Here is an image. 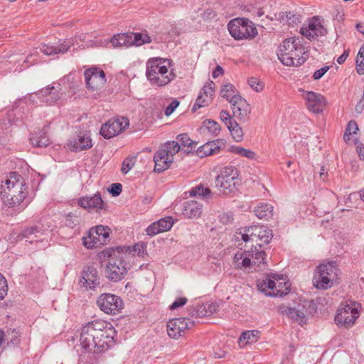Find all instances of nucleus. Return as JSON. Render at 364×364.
<instances>
[{"instance_id": "nucleus-1", "label": "nucleus", "mask_w": 364, "mask_h": 364, "mask_svg": "<svg viewBox=\"0 0 364 364\" xmlns=\"http://www.w3.org/2000/svg\"><path fill=\"white\" fill-rule=\"evenodd\" d=\"M116 334L111 323L95 320L82 327L80 337V345L87 352L100 353L114 346Z\"/></svg>"}, {"instance_id": "nucleus-2", "label": "nucleus", "mask_w": 364, "mask_h": 364, "mask_svg": "<svg viewBox=\"0 0 364 364\" xmlns=\"http://www.w3.org/2000/svg\"><path fill=\"white\" fill-rule=\"evenodd\" d=\"M104 256L108 257L105 267L107 278L117 282L123 279L130 268L129 262L132 257L129 247H117L104 252Z\"/></svg>"}, {"instance_id": "nucleus-3", "label": "nucleus", "mask_w": 364, "mask_h": 364, "mask_svg": "<svg viewBox=\"0 0 364 364\" xmlns=\"http://www.w3.org/2000/svg\"><path fill=\"white\" fill-rule=\"evenodd\" d=\"M173 61L168 58H151L146 63V76L153 86L164 87L173 81L176 75L171 68Z\"/></svg>"}, {"instance_id": "nucleus-4", "label": "nucleus", "mask_w": 364, "mask_h": 364, "mask_svg": "<svg viewBox=\"0 0 364 364\" xmlns=\"http://www.w3.org/2000/svg\"><path fill=\"white\" fill-rule=\"evenodd\" d=\"M27 196V186L21 175L12 172L1 185V198L9 208L18 206Z\"/></svg>"}, {"instance_id": "nucleus-5", "label": "nucleus", "mask_w": 364, "mask_h": 364, "mask_svg": "<svg viewBox=\"0 0 364 364\" xmlns=\"http://www.w3.org/2000/svg\"><path fill=\"white\" fill-rule=\"evenodd\" d=\"M277 56L281 63L287 66H298L306 60L309 55L305 51L301 40L291 37L280 44Z\"/></svg>"}, {"instance_id": "nucleus-6", "label": "nucleus", "mask_w": 364, "mask_h": 364, "mask_svg": "<svg viewBox=\"0 0 364 364\" xmlns=\"http://www.w3.org/2000/svg\"><path fill=\"white\" fill-rule=\"evenodd\" d=\"M266 257L264 250L255 246L250 250L237 252L234 257V262L240 269L254 268L255 270H261L265 267Z\"/></svg>"}, {"instance_id": "nucleus-7", "label": "nucleus", "mask_w": 364, "mask_h": 364, "mask_svg": "<svg viewBox=\"0 0 364 364\" xmlns=\"http://www.w3.org/2000/svg\"><path fill=\"white\" fill-rule=\"evenodd\" d=\"M258 289L267 296H283L290 291V284L282 274H271L257 282Z\"/></svg>"}, {"instance_id": "nucleus-8", "label": "nucleus", "mask_w": 364, "mask_h": 364, "mask_svg": "<svg viewBox=\"0 0 364 364\" xmlns=\"http://www.w3.org/2000/svg\"><path fill=\"white\" fill-rule=\"evenodd\" d=\"M338 272L335 262H327L319 264L314 274V286L317 289L331 288L338 279Z\"/></svg>"}, {"instance_id": "nucleus-9", "label": "nucleus", "mask_w": 364, "mask_h": 364, "mask_svg": "<svg viewBox=\"0 0 364 364\" xmlns=\"http://www.w3.org/2000/svg\"><path fill=\"white\" fill-rule=\"evenodd\" d=\"M238 177L239 171L236 167L225 166L220 170L215 178V187L225 195L233 193L239 185Z\"/></svg>"}, {"instance_id": "nucleus-10", "label": "nucleus", "mask_w": 364, "mask_h": 364, "mask_svg": "<svg viewBox=\"0 0 364 364\" xmlns=\"http://www.w3.org/2000/svg\"><path fill=\"white\" fill-rule=\"evenodd\" d=\"M230 34L235 40L253 38L257 35V31L252 22L245 18H235L228 25Z\"/></svg>"}, {"instance_id": "nucleus-11", "label": "nucleus", "mask_w": 364, "mask_h": 364, "mask_svg": "<svg viewBox=\"0 0 364 364\" xmlns=\"http://www.w3.org/2000/svg\"><path fill=\"white\" fill-rule=\"evenodd\" d=\"M358 316L355 304H342L337 310L335 321L339 326L349 328L354 324Z\"/></svg>"}, {"instance_id": "nucleus-12", "label": "nucleus", "mask_w": 364, "mask_h": 364, "mask_svg": "<svg viewBox=\"0 0 364 364\" xmlns=\"http://www.w3.org/2000/svg\"><path fill=\"white\" fill-rule=\"evenodd\" d=\"M99 308L107 314H117L123 308L121 298L112 294H102L97 301Z\"/></svg>"}, {"instance_id": "nucleus-13", "label": "nucleus", "mask_w": 364, "mask_h": 364, "mask_svg": "<svg viewBox=\"0 0 364 364\" xmlns=\"http://www.w3.org/2000/svg\"><path fill=\"white\" fill-rule=\"evenodd\" d=\"M309 307V301H305L303 304H300L294 308L282 305L279 307V311L282 315H286L287 317L296 321L299 324L302 325L306 323Z\"/></svg>"}, {"instance_id": "nucleus-14", "label": "nucleus", "mask_w": 364, "mask_h": 364, "mask_svg": "<svg viewBox=\"0 0 364 364\" xmlns=\"http://www.w3.org/2000/svg\"><path fill=\"white\" fill-rule=\"evenodd\" d=\"M84 75L87 88L91 92L100 90L106 82L104 71L97 68L87 69Z\"/></svg>"}, {"instance_id": "nucleus-15", "label": "nucleus", "mask_w": 364, "mask_h": 364, "mask_svg": "<svg viewBox=\"0 0 364 364\" xmlns=\"http://www.w3.org/2000/svg\"><path fill=\"white\" fill-rule=\"evenodd\" d=\"M193 323L188 318L181 317L171 319L167 323V333L173 339H178Z\"/></svg>"}, {"instance_id": "nucleus-16", "label": "nucleus", "mask_w": 364, "mask_h": 364, "mask_svg": "<svg viewBox=\"0 0 364 364\" xmlns=\"http://www.w3.org/2000/svg\"><path fill=\"white\" fill-rule=\"evenodd\" d=\"M129 125V120L126 117H120L116 119H109L103 124L100 129V134L106 139H110L120 134Z\"/></svg>"}, {"instance_id": "nucleus-17", "label": "nucleus", "mask_w": 364, "mask_h": 364, "mask_svg": "<svg viewBox=\"0 0 364 364\" xmlns=\"http://www.w3.org/2000/svg\"><path fill=\"white\" fill-rule=\"evenodd\" d=\"M232 111L234 117L240 122H245L249 119L251 112L250 105L241 96H235L230 100Z\"/></svg>"}, {"instance_id": "nucleus-18", "label": "nucleus", "mask_w": 364, "mask_h": 364, "mask_svg": "<svg viewBox=\"0 0 364 364\" xmlns=\"http://www.w3.org/2000/svg\"><path fill=\"white\" fill-rule=\"evenodd\" d=\"M304 98L306 100L307 109L314 113L323 112L326 107V98L319 93L313 91L306 92Z\"/></svg>"}, {"instance_id": "nucleus-19", "label": "nucleus", "mask_w": 364, "mask_h": 364, "mask_svg": "<svg viewBox=\"0 0 364 364\" xmlns=\"http://www.w3.org/2000/svg\"><path fill=\"white\" fill-rule=\"evenodd\" d=\"M80 284L86 289H95L100 285L98 271L94 267H87L81 273Z\"/></svg>"}, {"instance_id": "nucleus-20", "label": "nucleus", "mask_w": 364, "mask_h": 364, "mask_svg": "<svg viewBox=\"0 0 364 364\" xmlns=\"http://www.w3.org/2000/svg\"><path fill=\"white\" fill-rule=\"evenodd\" d=\"M300 33L309 39H314L318 36H324L326 30L320 19L315 16L309 21L307 26L301 27Z\"/></svg>"}, {"instance_id": "nucleus-21", "label": "nucleus", "mask_w": 364, "mask_h": 364, "mask_svg": "<svg viewBox=\"0 0 364 364\" xmlns=\"http://www.w3.org/2000/svg\"><path fill=\"white\" fill-rule=\"evenodd\" d=\"M261 231L259 225L250 226L244 229L240 228L236 232V237L237 240L240 238L245 242H255V246L262 248V243L259 242L257 236L259 233H262Z\"/></svg>"}, {"instance_id": "nucleus-22", "label": "nucleus", "mask_w": 364, "mask_h": 364, "mask_svg": "<svg viewBox=\"0 0 364 364\" xmlns=\"http://www.w3.org/2000/svg\"><path fill=\"white\" fill-rule=\"evenodd\" d=\"M63 93L61 92L60 85L58 84L56 87H47L36 94L38 98H43L42 102L48 105L55 103L61 98Z\"/></svg>"}, {"instance_id": "nucleus-23", "label": "nucleus", "mask_w": 364, "mask_h": 364, "mask_svg": "<svg viewBox=\"0 0 364 364\" xmlns=\"http://www.w3.org/2000/svg\"><path fill=\"white\" fill-rule=\"evenodd\" d=\"M218 307V306L215 303H197L191 306L188 311L193 316L203 318L214 314Z\"/></svg>"}, {"instance_id": "nucleus-24", "label": "nucleus", "mask_w": 364, "mask_h": 364, "mask_svg": "<svg viewBox=\"0 0 364 364\" xmlns=\"http://www.w3.org/2000/svg\"><path fill=\"white\" fill-rule=\"evenodd\" d=\"M6 334L9 337V339L6 342V346L9 348H17L21 344V336L22 332L20 328H8L6 333L3 330L0 329V348L2 344L6 341Z\"/></svg>"}, {"instance_id": "nucleus-25", "label": "nucleus", "mask_w": 364, "mask_h": 364, "mask_svg": "<svg viewBox=\"0 0 364 364\" xmlns=\"http://www.w3.org/2000/svg\"><path fill=\"white\" fill-rule=\"evenodd\" d=\"M67 146L70 150L78 152L90 149L92 144L90 137L87 134H82L70 140Z\"/></svg>"}, {"instance_id": "nucleus-26", "label": "nucleus", "mask_w": 364, "mask_h": 364, "mask_svg": "<svg viewBox=\"0 0 364 364\" xmlns=\"http://www.w3.org/2000/svg\"><path fill=\"white\" fill-rule=\"evenodd\" d=\"M78 204L82 208L85 209L92 210L96 209L97 210L104 208V203L101 198L100 194H95L93 196H87L81 198Z\"/></svg>"}, {"instance_id": "nucleus-27", "label": "nucleus", "mask_w": 364, "mask_h": 364, "mask_svg": "<svg viewBox=\"0 0 364 364\" xmlns=\"http://www.w3.org/2000/svg\"><path fill=\"white\" fill-rule=\"evenodd\" d=\"M221 144H223V140L221 139L208 141L197 149V155L200 158H203L218 154L220 152Z\"/></svg>"}, {"instance_id": "nucleus-28", "label": "nucleus", "mask_w": 364, "mask_h": 364, "mask_svg": "<svg viewBox=\"0 0 364 364\" xmlns=\"http://www.w3.org/2000/svg\"><path fill=\"white\" fill-rule=\"evenodd\" d=\"M155 163L154 171L156 173H161L168 169L173 161L167 156V153L164 151L158 150L154 157Z\"/></svg>"}, {"instance_id": "nucleus-29", "label": "nucleus", "mask_w": 364, "mask_h": 364, "mask_svg": "<svg viewBox=\"0 0 364 364\" xmlns=\"http://www.w3.org/2000/svg\"><path fill=\"white\" fill-rule=\"evenodd\" d=\"M71 44L64 41L58 46H53L49 44H43L40 48V50L46 55H52L59 53H65L70 48Z\"/></svg>"}, {"instance_id": "nucleus-30", "label": "nucleus", "mask_w": 364, "mask_h": 364, "mask_svg": "<svg viewBox=\"0 0 364 364\" xmlns=\"http://www.w3.org/2000/svg\"><path fill=\"white\" fill-rule=\"evenodd\" d=\"M202 213V205L196 200H190L184 204L183 214L188 218H199Z\"/></svg>"}, {"instance_id": "nucleus-31", "label": "nucleus", "mask_w": 364, "mask_h": 364, "mask_svg": "<svg viewBox=\"0 0 364 364\" xmlns=\"http://www.w3.org/2000/svg\"><path fill=\"white\" fill-rule=\"evenodd\" d=\"M21 235L23 238H25L26 241L28 242L29 243H33L34 242L41 241L43 240L42 237L43 232L36 226L25 228L22 231Z\"/></svg>"}, {"instance_id": "nucleus-32", "label": "nucleus", "mask_w": 364, "mask_h": 364, "mask_svg": "<svg viewBox=\"0 0 364 364\" xmlns=\"http://www.w3.org/2000/svg\"><path fill=\"white\" fill-rule=\"evenodd\" d=\"M92 232V237H95L100 245L106 244L109 237V228L102 225L96 226L90 230Z\"/></svg>"}, {"instance_id": "nucleus-33", "label": "nucleus", "mask_w": 364, "mask_h": 364, "mask_svg": "<svg viewBox=\"0 0 364 364\" xmlns=\"http://www.w3.org/2000/svg\"><path fill=\"white\" fill-rule=\"evenodd\" d=\"M130 41L129 46H140L151 42V37L146 33H127Z\"/></svg>"}, {"instance_id": "nucleus-34", "label": "nucleus", "mask_w": 364, "mask_h": 364, "mask_svg": "<svg viewBox=\"0 0 364 364\" xmlns=\"http://www.w3.org/2000/svg\"><path fill=\"white\" fill-rule=\"evenodd\" d=\"M254 211L258 218L268 220L273 215V206L268 203H260Z\"/></svg>"}, {"instance_id": "nucleus-35", "label": "nucleus", "mask_w": 364, "mask_h": 364, "mask_svg": "<svg viewBox=\"0 0 364 364\" xmlns=\"http://www.w3.org/2000/svg\"><path fill=\"white\" fill-rule=\"evenodd\" d=\"M129 40L128 33H117L113 36V37L110 39L109 44L112 45V47L114 48H119L122 47H130L129 46Z\"/></svg>"}, {"instance_id": "nucleus-36", "label": "nucleus", "mask_w": 364, "mask_h": 364, "mask_svg": "<svg viewBox=\"0 0 364 364\" xmlns=\"http://www.w3.org/2000/svg\"><path fill=\"white\" fill-rule=\"evenodd\" d=\"M30 141L33 146L38 147H46L49 144V139L44 131L31 134Z\"/></svg>"}, {"instance_id": "nucleus-37", "label": "nucleus", "mask_w": 364, "mask_h": 364, "mask_svg": "<svg viewBox=\"0 0 364 364\" xmlns=\"http://www.w3.org/2000/svg\"><path fill=\"white\" fill-rule=\"evenodd\" d=\"M190 196L193 197L198 196L202 199H208L212 196V191L209 188L200 184L191 188Z\"/></svg>"}, {"instance_id": "nucleus-38", "label": "nucleus", "mask_w": 364, "mask_h": 364, "mask_svg": "<svg viewBox=\"0 0 364 364\" xmlns=\"http://www.w3.org/2000/svg\"><path fill=\"white\" fill-rule=\"evenodd\" d=\"M259 332L258 331H247L243 332L240 337V344L245 346L257 341Z\"/></svg>"}, {"instance_id": "nucleus-39", "label": "nucleus", "mask_w": 364, "mask_h": 364, "mask_svg": "<svg viewBox=\"0 0 364 364\" xmlns=\"http://www.w3.org/2000/svg\"><path fill=\"white\" fill-rule=\"evenodd\" d=\"M177 141L181 147L187 149L185 151L190 152L193 148H196L197 143L191 139L187 134H178L176 137Z\"/></svg>"}, {"instance_id": "nucleus-40", "label": "nucleus", "mask_w": 364, "mask_h": 364, "mask_svg": "<svg viewBox=\"0 0 364 364\" xmlns=\"http://www.w3.org/2000/svg\"><path fill=\"white\" fill-rule=\"evenodd\" d=\"M180 149L181 146L178 144V142L171 141L166 142L163 147L159 150L164 151L165 153H167V156L173 161V156L177 154Z\"/></svg>"}, {"instance_id": "nucleus-41", "label": "nucleus", "mask_w": 364, "mask_h": 364, "mask_svg": "<svg viewBox=\"0 0 364 364\" xmlns=\"http://www.w3.org/2000/svg\"><path fill=\"white\" fill-rule=\"evenodd\" d=\"M279 18L284 23L294 25L300 21L301 16L294 12L284 11L279 14Z\"/></svg>"}, {"instance_id": "nucleus-42", "label": "nucleus", "mask_w": 364, "mask_h": 364, "mask_svg": "<svg viewBox=\"0 0 364 364\" xmlns=\"http://www.w3.org/2000/svg\"><path fill=\"white\" fill-rule=\"evenodd\" d=\"M228 128L235 141L237 142L242 141L244 135L243 131L236 121L232 122Z\"/></svg>"}, {"instance_id": "nucleus-43", "label": "nucleus", "mask_w": 364, "mask_h": 364, "mask_svg": "<svg viewBox=\"0 0 364 364\" xmlns=\"http://www.w3.org/2000/svg\"><path fill=\"white\" fill-rule=\"evenodd\" d=\"M203 127L207 129L213 136H217L220 132V124L212 119H206L203 122Z\"/></svg>"}, {"instance_id": "nucleus-44", "label": "nucleus", "mask_w": 364, "mask_h": 364, "mask_svg": "<svg viewBox=\"0 0 364 364\" xmlns=\"http://www.w3.org/2000/svg\"><path fill=\"white\" fill-rule=\"evenodd\" d=\"M220 95L230 102L232 97L240 96L236 94L235 87L230 83H226L223 85L220 90Z\"/></svg>"}, {"instance_id": "nucleus-45", "label": "nucleus", "mask_w": 364, "mask_h": 364, "mask_svg": "<svg viewBox=\"0 0 364 364\" xmlns=\"http://www.w3.org/2000/svg\"><path fill=\"white\" fill-rule=\"evenodd\" d=\"M259 227L261 230H262V233H259V235H257L259 242L262 243V245L264 244L267 245L271 241L273 237L272 230L267 226L259 225Z\"/></svg>"}, {"instance_id": "nucleus-46", "label": "nucleus", "mask_w": 364, "mask_h": 364, "mask_svg": "<svg viewBox=\"0 0 364 364\" xmlns=\"http://www.w3.org/2000/svg\"><path fill=\"white\" fill-rule=\"evenodd\" d=\"M232 151L249 159H254L256 156V154L253 151L246 149L241 146H232Z\"/></svg>"}, {"instance_id": "nucleus-47", "label": "nucleus", "mask_w": 364, "mask_h": 364, "mask_svg": "<svg viewBox=\"0 0 364 364\" xmlns=\"http://www.w3.org/2000/svg\"><path fill=\"white\" fill-rule=\"evenodd\" d=\"M161 232L169 230L173 225V220L171 217L161 218L156 221Z\"/></svg>"}, {"instance_id": "nucleus-48", "label": "nucleus", "mask_w": 364, "mask_h": 364, "mask_svg": "<svg viewBox=\"0 0 364 364\" xmlns=\"http://www.w3.org/2000/svg\"><path fill=\"white\" fill-rule=\"evenodd\" d=\"M211 101L210 99H209L207 97H205L204 95H203L202 92H200V95L198 96L196 102L192 108V110L195 112L200 107H205L208 105V103Z\"/></svg>"}, {"instance_id": "nucleus-49", "label": "nucleus", "mask_w": 364, "mask_h": 364, "mask_svg": "<svg viewBox=\"0 0 364 364\" xmlns=\"http://www.w3.org/2000/svg\"><path fill=\"white\" fill-rule=\"evenodd\" d=\"M83 245L88 249L97 247L100 245V242L95 237H92V232L90 230L87 237H83Z\"/></svg>"}, {"instance_id": "nucleus-50", "label": "nucleus", "mask_w": 364, "mask_h": 364, "mask_svg": "<svg viewBox=\"0 0 364 364\" xmlns=\"http://www.w3.org/2000/svg\"><path fill=\"white\" fill-rule=\"evenodd\" d=\"M214 86L215 83L213 81H210L203 86L200 92H202L205 97L212 100V97L215 92Z\"/></svg>"}, {"instance_id": "nucleus-51", "label": "nucleus", "mask_w": 364, "mask_h": 364, "mask_svg": "<svg viewBox=\"0 0 364 364\" xmlns=\"http://www.w3.org/2000/svg\"><path fill=\"white\" fill-rule=\"evenodd\" d=\"M358 130V127L355 122L350 121L348 124L347 128L343 136L344 139L348 140V136L351 134H355Z\"/></svg>"}, {"instance_id": "nucleus-52", "label": "nucleus", "mask_w": 364, "mask_h": 364, "mask_svg": "<svg viewBox=\"0 0 364 364\" xmlns=\"http://www.w3.org/2000/svg\"><path fill=\"white\" fill-rule=\"evenodd\" d=\"M8 284L6 278L0 273V301L7 295Z\"/></svg>"}, {"instance_id": "nucleus-53", "label": "nucleus", "mask_w": 364, "mask_h": 364, "mask_svg": "<svg viewBox=\"0 0 364 364\" xmlns=\"http://www.w3.org/2000/svg\"><path fill=\"white\" fill-rule=\"evenodd\" d=\"M134 159L132 158H126L122 164L121 171L122 173H127L134 166Z\"/></svg>"}, {"instance_id": "nucleus-54", "label": "nucleus", "mask_w": 364, "mask_h": 364, "mask_svg": "<svg viewBox=\"0 0 364 364\" xmlns=\"http://www.w3.org/2000/svg\"><path fill=\"white\" fill-rule=\"evenodd\" d=\"M248 84L256 92H261L264 88L262 82L256 77H250L248 80Z\"/></svg>"}, {"instance_id": "nucleus-55", "label": "nucleus", "mask_w": 364, "mask_h": 364, "mask_svg": "<svg viewBox=\"0 0 364 364\" xmlns=\"http://www.w3.org/2000/svg\"><path fill=\"white\" fill-rule=\"evenodd\" d=\"M146 234L149 236H154L161 232V229L156 222H154L149 225L146 229Z\"/></svg>"}, {"instance_id": "nucleus-56", "label": "nucleus", "mask_w": 364, "mask_h": 364, "mask_svg": "<svg viewBox=\"0 0 364 364\" xmlns=\"http://www.w3.org/2000/svg\"><path fill=\"white\" fill-rule=\"evenodd\" d=\"M220 118L226 124L227 127H229L232 122L235 121L232 119L230 114L227 110H222L220 112Z\"/></svg>"}, {"instance_id": "nucleus-57", "label": "nucleus", "mask_w": 364, "mask_h": 364, "mask_svg": "<svg viewBox=\"0 0 364 364\" xmlns=\"http://www.w3.org/2000/svg\"><path fill=\"white\" fill-rule=\"evenodd\" d=\"M122 190V186L120 183H112L109 188V192L113 196H119Z\"/></svg>"}, {"instance_id": "nucleus-58", "label": "nucleus", "mask_w": 364, "mask_h": 364, "mask_svg": "<svg viewBox=\"0 0 364 364\" xmlns=\"http://www.w3.org/2000/svg\"><path fill=\"white\" fill-rule=\"evenodd\" d=\"M179 105V101L174 100H173L168 106L165 109L164 113L166 116L171 115L176 107Z\"/></svg>"}, {"instance_id": "nucleus-59", "label": "nucleus", "mask_w": 364, "mask_h": 364, "mask_svg": "<svg viewBox=\"0 0 364 364\" xmlns=\"http://www.w3.org/2000/svg\"><path fill=\"white\" fill-rule=\"evenodd\" d=\"M187 302V299L185 297H180L176 299L173 303L170 306V309L171 310L178 309L183 305H185Z\"/></svg>"}, {"instance_id": "nucleus-60", "label": "nucleus", "mask_w": 364, "mask_h": 364, "mask_svg": "<svg viewBox=\"0 0 364 364\" xmlns=\"http://www.w3.org/2000/svg\"><path fill=\"white\" fill-rule=\"evenodd\" d=\"M356 70L358 74H364V58L357 56L356 58Z\"/></svg>"}, {"instance_id": "nucleus-61", "label": "nucleus", "mask_w": 364, "mask_h": 364, "mask_svg": "<svg viewBox=\"0 0 364 364\" xmlns=\"http://www.w3.org/2000/svg\"><path fill=\"white\" fill-rule=\"evenodd\" d=\"M329 70V67L328 66H324L323 68H321V69L319 70H317L316 71L314 72V75H313V77L314 80H319L320 78H321L324 74Z\"/></svg>"}, {"instance_id": "nucleus-62", "label": "nucleus", "mask_w": 364, "mask_h": 364, "mask_svg": "<svg viewBox=\"0 0 364 364\" xmlns=\"http://www.w3.org/2000/svg\"><path fill=\"white\" fill-rule=\"evenodd\" d=\"M224 73L223 68L220 65H217L213 72V77L217 78L219 75H222Z\"/></svg>"}, {"instance_id": "nucleus-63", "label": "nucleus", "mask_w": 364, "mask_h": 364, "mask_svg": "<svg viewBox=\"0 0 364 364\" xmlns=\"http://www.w3.org/2000/svg\"><path fill=\"white\" fill-rule=\"evenodd\" d=\"M348 56V53L347 51H344V53L338 58L337 63L338 64L343 63L346 61Z\"/></svg>"}, {"instance_id": "nucleus-64", "label": "nucleus", "mask_w": 364, "mask_h": 364, "mask_svg": "<svg viewBox=\"0 0 364 364\" xmlns=\"http://www.w3.org/2000/svg\"><path fill=\"white\" fill-rule=\"evenodd\" d=\"M364 107V100L360 99L355 107V111L358 113H361Z\"/></svg>"}]
</instances>
